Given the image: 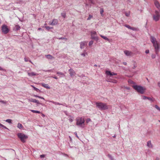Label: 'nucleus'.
<instances>
[{"mask_svg": "<svg viewBox=\"0 0 160 160\" xmlns=\"http://www.w3.org/2000/svg\"><path fill=\"white\" fill-rule=\"evenodd\" d=\"M104 12V10L103 8H101L100 9V13L102 16L103 15V12Z\"/></svg>", "mask_w": 160, "mask_h": 160, "instance_id": "cd10ccee", "label": "nucleus"}, {"mask_svg": "<svg viewBox=\"0 0 160 160\" xmlns=\"http://www.w3.org/2000/svg\"><path fill=\"white\" fill-rule=\"evenodd\" d=\"M57 74L60 77H63L65 76V75L64 73L62 72H57Z\"/></svg>", "mask_w": 160, "mask_h": 160, "instance_id": "f3484780", "label": "nucleus"}, {"mask_svg": "<svg viewBox=\"0 0 160 160\" xmlns=\"http://www.w3.org/2000/svg\"><path fill=\"white\" fill-rule=\"evenodd\" d=\"M20 28V26L18 25H15L14 29L15 31H17L18 30H19Z\"/></svg>", "mask_w": 160, "mask_h": 160, "instance_id": "412c9836", "label": "nucleus"}, {"mask_svg": "<svg viewBox=\"0 0 160 160\" xmlns=\"http://www.w3.org/2000/svg\"><path fill=\"white\" fill-rule=\"evenodd\" d=\"M69 72L70 75L71 77H72L75 75V72L72 69H69Z\"/></svg>", "mask_w": 160, "mask_h": 160, "instance_id": "4468645a", "label": "nucleus"}, {"mask_svg": "<svg viewBox=\"0 0 160 160\" xmlns=\"http://www.w3.org/2000/svg\"><path fill=\"white\" fill-rule=\"evenodd\" d=\"M45 157V155L44 154H42L40 155V157L41 158H44Z\"/></svg>", "mask_w": 160, "mask_h": 160, "instance_id": "09e8293b", "label": "nucleus"}, {"mask_svg": "<svg viewBox=\"0 0 160 160\" xmlns=\"http://www.w3.org/2000/svg\"><path fill=\"white\" fill-rule=\"evenodd\" d=\"M58 23V21L57 19H54L52 20V22H49V24L51 25L54 26L56 25Z\"/></svg>", "mask_w": 160, "mask_h": 160, "instance_id": "1a4fd4ad", "label": "nucleus"}, {"mask_svg": "<svg viewBox=\"0 0 160 160\" xmlns=\"http://www.w3.org/2000/svg\"><path fill=\"white\" fill-rule=\"evenodd\" d=\"M51 70H46V71H45V72H50V71H51Z\"/></svg>", "mask_w": 160, "mask_h": 160, "instance_id": "0e129e2a", "label": "nucleus"}, {"mask_svg": "<svg viewBox=\"0 0 160 160\" xmlns=\"http://www.w3.org/2000/svg\"><path fill=\"white\" fill-rule=\"evenodd\" d=\"M160 18V15L159 12L158 11H155V14L153 15V20L156 21H158Z\"/></svg>", "mask_w": 160, "mask_h": 160, "instance_id": "0eeeda50", "label": "nucleus"}, {"mask_svg": "<svg viewBox=\"0 0 160 160\" xmlns=\"http://www.w3.org/2000/svg\"><path fill=\"white\" fill-rule=\"evenodd\" d=\"M125 15L127 17H129L130 15V13H127V12H125Z\"/></svg>", "mask_w": 160, "mask_h": 160, "instance_id": "c03bdc74", "label": "nucleus"}, {"mask_svg": "<svg viewBox=\"0 0 160 160\" xmlns=\"http://www.w3.org/2000/svg\"><path fill=\"white\" fill-rule=\"evenodd\" d=\"M150 40L153 44V46L154 48L156 54H158L160 49V46L159 43L157 41L156 38L153 36H151Z\"/></svg>", "mask_w": 160, "mask_h": 160, "instance_id": "f257e3e1", "label": "nucleus"}, {"mask_svg": "<svg viewBox=\"0 0 160 160\" xmlns=\"http://www.w3.org/2000/svg\"><path fill=\"white\" fill-rule=\"evenodd\" d=\"M3 69L0 67V70H3Z\"/></svg>", "mask_w": 160, "mask_h": 160, "instance_id": "338daca9", "label": "nucleus"}, {"mask_svg": "<svg viewBox=\"0 0 160 160\" xmlns=\"http://www.w3.org/2000/svg\"><path fill=\"white\" fill-rule=\"evenodd\" d=\"M38 30H42V29L41 28H39L38 29Z\"/></svg>", "mask_w": 160, "mask_h": 160, "instance_id": "774afa93", "label": "nucleus"}, {"mask_svg": "<svg viewBox=\"0 0 160 160\" xmlns=\"http://www.w3.org/2000/svg\"><path fill=\"white\" fill-rule=\"evenodd\" d=\"M74 134L75 135L76 137H77L78 138V136L77 133V132H75Z\"/></svg>", "mask_w": 160, "mask_h": 160, "instance_id": "6e6d98bb", "label": "nucleus"}, {"mask_svg": "<svg viewBox=\"0 0 160 160\" xmlns=\"http://www.w3.org/2000/svg\"><path fill=\"white\" fill-rule=\"evenodd\" d=\"M52 77L56 79H58V78L56 77Z\"/></svg>", "mask_w": 160, "mask_h": 160, "instance_id": "bf43d9fd", "label": "nucleus"}, {"mask_svg": "<svg viewBox=\"0 0 160 160\" xmlns=\"http://www.w3.org/2000/svg\"><path fill=\"white\" fill-rule=\"evenodd\" d=\"M86 42L84 41L81 42L80 44V48L81 49L83 48H84L85 45L86 43Z\"/></svg>", "mask_w": 160, "mask_h": 160, "instance_id": "2eb2a0df", "label": "nucleus"}, {"mask_svg": "<svg viewBox=\"0 0 160 160\" xmlns=\"http://www.w3.org/2000/svg\"><path fill=\"white\" fill-rule=\"evenodd\" d=\"M24 60L26 62H27L29 61L28 58H24Z\"/></svg>", "mask_w": 160, "mask_h": 160, "instance_id": "8fccbe9b", "label": "nucleus"}, {"mask_svg": "<svg viewBox=\"0 0 160 160\" xmlns=\"http://www.w3.org/2000/svg\"><path fill=\"white\" fill-rule=\"evenodd\" d=\"M108 156L111 159V160H114L112 156L110 154H108Z\"/></svg>", "mask_w": 160, "mask_h": 160, "instance_id": "72a5a7b5", "label": "nucleus"}, {"mask_svg": "<svg viewBox=\"0 0 160 160\" xmlns=\"http://www.w3.org/2000/svg\"><path fill=\"white\" fill-rule=\"evenodd\" d=\"M124 52L127 56H131L132 54V52L127 50L124 51Z\"/></svg>", "mask_w": 160, "mask_h": 160, "instance_id": "9d476101", "label": "nucleus"}, {"mask_svg": "<svg viewBox=\"0 0 160 160\" xmlns=\"http://www.w3.org/2000/svg\"><path fill=\"white\" fill-rule=\"evenodd\" d=\"M31 86L33 88L34 90L36 91L37 92H38V91H40L37 88H36L33 85H31Z\"/></svg>", "mask_w": 160, "mask_h": 160, "instance_id": "a878e982", "label": "nucleus"}, {"mask_svg": "<svg viewBox=\"0 0 160 160\" xmlns=\"http://www.w3.org/2000/svg\"><path fill=\"white\" fill-rule=\"evenodd\" d=\"M54 104H55V105H61V103H60L58 102H56L55 103H54Z\"/></svg>", "mask_w": 160, "mask_h": 160, "instance_id": "49530a36", "label": "nucleus"}, {"mask_svg": "<svg viewBox=\"0 0 160 160\" xmlns=\"http://www.w3.org/2000/svg\"><path fill=\"white\" fill-rule=\"evenodd\" d=\"M45 57L48 59H52L54 58V57L50 54L45 55Z\"/></svg>", "mask_w": 160, "mask_h": 160, "instance_id": "aec40b11", "label": "nucleus"}, {"mask_svg": "<svg viewBox=\"0 0 160 160\" xmlns=\"http://www.w3.org/2000/svg\"><path fill=\"white\" fill-rule=\"evenodd\" d=\"M76 123L77 126L81 128H83L84 126L85 120L83 117H78L76 119Z\"/></svg>", "mask_w": 160, "mask_h": 160, "instance_id": "7ed1b4c3", "label": "nucleus"}, {"mask_svg": "<svg viewBox=\"0 0 160 160\" xmlns=\"http://www.w3.org/2000/svg\"><path fill=\"white\" fill-rule=\"evenodd\" d=\"M147 146L149 148H153V145L151 143V141H148L147 142Z\"/></svg>", "mask_w": 160, "mask_h": 160, "instance_id": "ddd939ff", "label": "nucleus"}, {"mask_svg": "<svg viewBox=\"0 0 160 160\" xmlns=\"http://www.w3.org/2000/svg\"><path fill=\"white\" fill-rule=\"evenodd\" d=\"M148 97H147L145 96H143L142 97V99H143V100H145L146 99H148Z\"/></svg>", "mask_w": 160, "mask_h": 160, "instance_id": "a19ab883", "label": "nucleus"}, {"mask_svg": "<svg viewBox=\"0 0 160 160\" xmlns=\"http://www.w3.org/2000/svg\"><path fill=\"white\" fill-rule=\"evenodd\" d=\"M41 85L44 88L47 89H50V87L48 86L47 84H45L43 83H42L41 84Z\"/></svg>", "mask_w": 160, "mask_h": 160, "instance_id": "dca6fc26", "label": "nucleus"}, {"mask_svg": "<svg viewBox=\"0 0 160 160\" xmlns=\"http://www.w3.org/2000/svg\"><path fill=\"white\" fill-rule=\"evenodd\" d=\"M91 38L92 39L95 40L97 41L98 40V38L95 31H92L90 32Z\"/></svg>", "mask_w": 160, "mask_h": 160, "instance_id": "423d86ee", "label": "nucleus"}, {"mask_svg": "<svg viewBox=\"0 0 160 160\" xmlns=\"http://www.w3.org/2000/svg\"><path fill=\"white\" fill-rule=\"evenodd\" d=\"M58 39H61L62 40H65V41H66L67 40L66 38H58Z\"/></svg>", "mask_w": 160, "mask_h": 160, "instance_id": "4c0bfd02", "label": "nucleus"}, {"mask_svg": "<svg viewBox=\"0 0 160 160\" xmlns=\"http://www.w3.org/2000/svg\"><path fill=\"white\" fill-rule=\"evenodd\" d=\"M132 62L133 63L132 68L133 69H135L137 67V63L135 61H132Z\"/></svg>", "mask_w": 160, "mask_h": 160, "instance_id": "a211bd4d", "label": "nucleus"}, {"mask_svg": "<svg viewBox=\"0 0 160 160\" xmlns=\"http://www.w3.org/2000/svg\"><path fill=\"white\" fill-rule=\"evenodd\" d=\"M96 107L101 110L108 109L109 105H108L106 103L102 102H96Z\"/></svg>", "mask_w": 160, "mask_h": 160, "instance_id": "f03ea898", "label": "nucleus"}, {"mask_svg": "<svg viewBox=\"0 0 160 160\" xmlns=\"http://www.w3.org/2000/svg\"><path fill=\"white\" fill-rule=\"evenodd\" d=\"M100 36H101V37H102V38H103L104 39L106 40L107 41H109V39L108 38L106 37L102 36L101 35H100Z\"/></svg>", "mask_w": 160, "mask_h": 160, "instance_id": "5701e85b", "label": "nucleus"}, {"mask_svg": "<svg viewBox=\"0 0 160 160\" xmlns=\"http://www.w3.org/2000/svg\"><path fill=\"white\" fill-rule=\"evenodd\" d=\"M154 107L157 110L160 112V108H159L157 105H155Z\"/></svg>", "mask_w": 160, "mask_h": 160, "instance_id": "2f4dec72", "label": "nucleus"}, {"mask_svg": "<svg viewBox=\"0 0 160 160\" xmlns=\"http://www.w3.org/2000/svg\"><path fill=\"white\" fill-rule=\"evenodd\" d=\"M149 50H147L145 51V53L146 54L148 53H149Z\"/></svg>", "mask_w": 160, "mask_h": 160, "instance_id": "864d4df0", "label": "nucleus"}, {"mask_svg": "<svg viewBox=\"0 0 160 160\" xmlns=\"http://www.w3.org/2000/svg\"><path fill=\"white\" fill-rule=\"evenodd\" d=\"M90 2L92 4H94V2L93 0H89Z\"/></svg>", "mask_w": 160, "mask_h": 160, "instance_id": "de8ad7c7", "label": "nucleus"}, {"mask_svg": "<svg viewBox=\"0 0 160 160\" xmlns=\"http://www.w3.org/2000/svg\"><path fill=\"white\" fill-rule=\"evenodd\" d=\"M69 120L70 122H72L73 121V120L72 119H69Z\"/></svg>", "mask_w": 160, "mask_h": 160, "instance_id": "680f3d73", "label": "nucleus"}, {"mask_svg": "<svg viewBox=\"0 0 160 160\" xmlns=\"http://www.w3.org/2000/svg\"><path fill=\"white\" fill-rule=\"evenodd\" d=\"M28 75L30 77H32V76H36L38 75V74H37L34 72H28Z\"/></svg>", "mask_w": 160, "mask_h": 160, "instance_id": "6ab92c4d", "label": "nucleus"}, {"mask_svg": "<svg viewBox=\"0 0 160 160\" xmlns=\"http://www.w3.org/2000/svg\"><path fill=\"white\" fill-rule=\"evenodd\" d=\"M2 32L4 34H7L9 32V29L7 26L5 25H3L2 26Z\"/></svg>", "mask_w": 160, "mask_h": 160, "instance_id": "6e6552de", "label": "nucleus"}, {"mask_svg": "<svg viewBox=\"0 0 160 160\" xmlns=\"http://www.w3.org/2000/svg\"><path fill=\"white\" fill-rule=\"evenodd\" d=\"M38 98H41V99H43V100H44V98L43 97H41V96H38Z\"/></svg>", "mask_w": 160, "mask_h": 160, "instance_id": "4d7b16f0", "label": "nucleus"}, {"mask_svg": "<svg viewBox=\"0 0 160 160\" xmlns=\"http://www.w3.org/2000/svg\"><path fill=\"white\" fill-rule=\"evenodd\" d=\"M81 55L82 56H83V57H85L86 55H88V53L86 52L85 51H84V52L81 54Z\"/></svg>", "mask_w": 160, "mask_h": 160, "instance_id": "bb28decb", "label": "nucleus"}, {"mask_svg": "<svg viewBox=\"0 0 160 160\" xmlns=\"http://www.w3.org/2000/svg\"><path fill=\"white\" fill-rule=\"evenodd\" d=\"M93 43V41L92 40L90 41L88 43V45L89 46H91L92 45Z\"/></svg>", "mask_w": 160, "mask_h": 160, "instance_id": "c9c22d12", "label": "nucleus"}, {"mask_svg": "<svg viewBox=\"0 0 160 160\" xmlns=\"http://www.w3.org/2000/svg\"><path fill=\"white\" fill-rule=\"evenodd\" d=\"M126 89H128V90H129L130 89V88H129V87H127L125 88Z\"/></svg>", "mask_w": 160, "mask_h": 160, "instance_id": "69168bd1", "label": "nucleus"}, {"mask_svg": "<svg viewBox=\"0 0 160 160\" xmlns=\"http://www.w3.org/2000/svg\"><path fill=\"white\" fill-rule=\"evenodd\" d=\"M0 127L2 128L3 129H7L8 128L5 126L0 123Z\"/></svg>", "mask_w": 160, "mask_h": 160, "instance_id": "c756f323", "label": "nucleus"}, {"mask_svg": "<svg viewBox=\"0 0 160 160\" xmlns=\"http://www.w3.org/2000/svg\"><path fill=\"white\" fill-rule=\"evenodd\" d=\"M92 16L91 15H89L88 17V18L87 20H90L92 18Z\"/></svg>", "mask_w": 160, "mask_h": 160, "instance_id": "f704fd0d", "label": "nucleus"}, {"mask_svg": "<svg viewBox=\"0 0 160 160\" xmlns=\"http://www.w3.org/2000/svg\"><path fill=\"white\" fill-rule=\"evenodd\" d=\"M122 63L123 64H124L125 65H126L127 64V63L126 62H123Z\"/></svg>", "mask_w": 160, "mask_h": 160, "instance_id": "13d9d810", "label": "nucleus"}, {"mask_svg": "<svg viewBox=\"0 0 160 160\" xmlns=\"http://www.w3.org/2000/svg\"><path fill=\"white\" fill-rule=\"evenodd\" d=\"M34 96L35 97H38V96H38V95H34Z\"/></svg>", "mask_w": 160, "mask_h": 160, "instance_id": "e2e57ef3", "label": "nucleus"}, {"mask_svg": "<svg viewBox=\"0 0 160 160\" xmlns=\"http://www.w3.org/2000/svg\"><path fill=\"white\" fill-rule=\"evenodd\" d=\"M45 28L47 30H48L52 28V27H51L48 26H46L45 27Z\"/></svg>", "mask_w": 160, "mask_h": 160, "instance_id": "7c9ffc66", "label": "nucleus"}, {"mask_svg": "<svg viewBox=\"0 0 160 160\" xmlns=\"http://www.w3.org/2000/svg\"><path fill=\"white\" fill-rule=\"evenodd\" d=\"M61 105L65 106L66 107H68L67 105L65 103H63L61 104Z\"/></svg>", "mask_w": 160, "mask_h": 160, "instance_id": "a18cd8bd", "label": "nucleus"}, {"mask_svg": "<svg viewBox=\"0 0 160 160\" xmlns=\"http://www.w3.org/2000/svg\"><path fill=\"white\" fill-rule=\"evenodd\" d=\"M28 101L29 102H35V101H36V99L31 98L28 99Z\"/></svg>", "mask_w": 160, "mask_h": 160, "instance_id": "393cba45", "label": "nucleus"}, {"mask_svg": "<svg viewBox=\"0 0 160 160\" xmlns=\"http://www.w3.org/2000/svg\"><path fill=\"white\" fill-rule=\"evenodd\" d=\"M17 127L18 128L21 129L23 128V127L21 123H19L18 124Z\"/></svg>", "mask_w": 160, "mask_h": 160, "instance_id": "4be33fe9", "label": "nucleus"}, {"mask_svg": "<svg viewBox=\"0 0 160 160\" xmlns=\"http://www.w3.org/2000/svg\"><path fill=\"white\" fill-rule=\"evenodd\" d=\"M125 26L129 29H131V27L128 25H126Z\"/></svg>", "mask_w": 160, "mask_h": 160, "instance_id": "58836bf2", "label": "nucleus"}, {"mask_svg": "<svg viewBox=\"0 0 160 160\" xmlns=\"http://www.w3.org/2000/svg\"><path fill=\"white\" fill-rule=\"evenodd\" d=\"M61 16L63 18H65L66 17V13L65 12H63L61 13Z\"/></svg>", "mask_w": 160, "mask_h": 160, "instance_id": "c85d7f7f", "label": "nucleus"}, {"mask_svg": "<svg viewBox=\"0 0 160 160\" xmlns=\"http://www.w3.org/2000/svg\"><path fill=\"white\" fill-rule=\"evenodd\" d=\"M112 82L113 83H117V81L116 80H113Z\"/></svg>", "mask_w": 160, "mask_h": 160, "instance_id": "3c124183", "label": "nucleus"}, {"mask_svg": "<svg viewBox=\"0 0 160 160\" xmlns=\"http://www.w3.org/2000/svg\"><path fill=\"white\" fill-rule=\"evenodd\" d=\"M131 30H132L133 31H136L137 30V28L134 27H131V28L130 29Z\"/></svg>", "mask_w": 160, "mask_h": 160, "instance_id": "ea45409f", "label": "nucleus"}, {"mask_svg": "<svg viewBox=\"0 0 160 160\" xmlns=\"http://www.w3.org/2000/svg\"><path fill=\"white\" fill-rule=\"evenodd\" d=\"M158 86L160 88V82H159L158 83Z\"/></svg>", "mask_w": 160, "mask_h": 160, "instance_id": "052dcab7", "label": "nucleus"}, {"mask_svg": "<svg viewBox=\"0 0 160 160\" xmlns=\"http://www.w3.org/2000/svg\"><path fill=\"white\" fill-rule=\"evenodd\" d=\"M154 1L155 6L158 8L160 12V5L159 2L157 0H154Z\"/></svg>", "mask_w": 160, "mask_h": 160, "instance_id": "9b49d317", "label": "nucleus"}, {"mask_svg": "<svg viewBox=\"0 0 160 160\" xmlns=\"http://www.w3.org/2000/svg\"><path fill=\"white\" fill-rule=\"evenodd\" d=\"M31 111L32 112L35 113H40V112L38 111L32 110H31Z\"/></svg>", "mask_w": 160, "mask_h": 160, "instance_id": "b1692460", "label": "nucleus"}, {"mask_svg": "<svg viewBox=\"0 0 160 160\" xmlns=\"http://www.w3.org/2000/svg\"><path fill=\"white\" fill-rule=\"evenodd\" d=\"M133 88L136 90L137 92L141 94L144 93L146 88L145 87H143L140 85H133L132 86Z\"/></svg>", "mask_w": 160, "mask_h": 160, "instance_id": "20e7f679", "label": "nucleus"}, {"mask_svg": "<svg viewBox=\"0 0 160 160\" xmlns=\"http://www.w3.org/2000/svg\"><path fill=\"white\" fill-rule=\"evenodd\" d=\"M17 135L18 138L23 142H26V139L28 138L27 135L21 133H18Z\"/></svg>", "mask_w": 160, "mask_h": 160, "instance_id": "39448f33", "label": "nucleus"}, {"mask_svg": "<svg viewBox=\"0 0 160 160\" xmlns=\"http://www.w3.org/2000/svg\"><path fill=\"white\" fill-rule=\"evenodd\" d=\"M48 102H52V103H53L54 104V103L56 102H54V101H49Z\"/></svg>", "mask_w": 160, "mask_h": 160, "instance_id": "5fc2aeb1", "label": "nucleus"}, {"mask_svg": "<svg viewBox=\"0 0 160 160\" xmlns=\"http://www.w3.org/2000/svg\"><path fill=\"white\" fill-rule=\"evenodd\" d=\"M148 99L151 101V102H153L154 100L152 98H151L148 97Z\"/></svg>", "mask_w": 160, "mask_h": 160, "instance_id": "e433bc0d", "label": "nucleus"}, {"mask_svg": "<svg viewBox=\"0 0 160 160\" xmlns=\"http://www.w3.org/2000/svg\"><path fill=\"white\" fill-rule=\"evenodd\" d=\"M35 103H37V104H40V103L36 99V101L35 102Z\"/></svg>", "mask_w": 160, "mask_h": 160, "instance_id": "603ef678", "label": "nucleus"}, {"mask_svg": "<svg viewBox=\"0 0 160 160\" xmlns=\"http://www.w3.org/2000/svg\"><path fill=\"white\" fill-rule=\"evenodd\" d=\"M90 121H91V119L89 118H88L86 120V122L87 123H88L89 122H90Z\"/></svg>", "mask_w": 160, "mask_h": 160, "instance_id": "37998d69", "label": "nucleus"}, {"mask_svg": "<svg viewBox=\"0 0 160 160\" xmlns=\"http://www.w3.org/2000/svg\"><path fill=\"white\" fill-rule=\"evenodd\" d=\"M106 73L107 75L110 76L116 75H117V73L114 72H111L109 71H107L106 72Z\"/></svg>", "mask_w": 160, "mask_h": 160, "instance_id": "f8f14e48", "label": "nucleus"}, {"mask_svg": "<svg viewBox=\"0 0 160 160\" xmlns=\"http://www.w3.org/2000/svg\"><path fill=\"white\" fill-rule=\"evenodd\" d=\"M5 121L8 123L11 124L12 123V120L10 119H8L6 120Z\"/></svg>", "mask_w": 160, "mask_h": 160, "instance_id": "473e14b6", "label": "nucleus"}, {"mask_svg": "<svg viewBox=\"0 0 160 160\" xmlns=\"http://www.w3.org/2000/svg\"><path fill=\"white\" fill-rule=\"evenodd\" d=\"M151 57L153 59L156 58V55L154 54H152L151 55Z\"/></svg>", "mask_w": 160, "mask_h": 160, "instance_id": "79ce46f5", "label": "nucleus"}]
</instances>
